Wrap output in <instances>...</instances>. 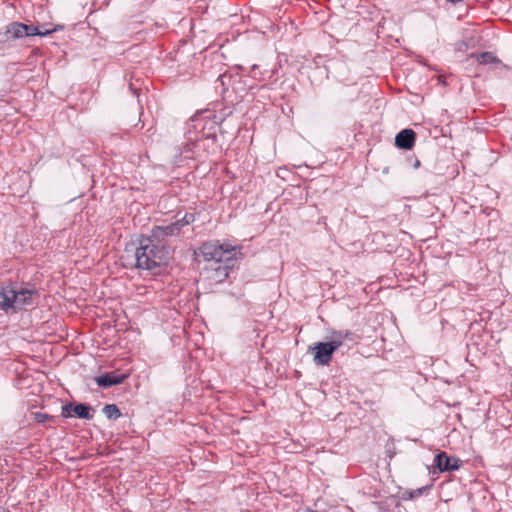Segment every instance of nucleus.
<instances>
[{"label": "nucleus", "mask_w": 512, "mask_h": 512, "mask_svg": "<svg viewBox=\"0 0 512 512\" xmlns=\"http://www.w3.org/2000/svg\"><path fill=\"white\" fill-rule=\"evenodd\" d=\"M177 229L178 223L157 226L150 237L142 238L135 251L136 267L153 270L166 265L169 260V251L160 243V240L164 236L174 235Z\"/></svg>", "instance_id": "1"}, {"label": "nucleus", "mask_w": 512, "mask_h": 512, "mask_svg": "<svg viewBox=\"0 0 512 512\" xmlns=\"http://www.w3.org/2000/svg\"><path fill=\"white\" fill-rule=\"evenodd\" d=\"M236 248L229 244L208 242L202 245L198 255L199 263L218 265L231 260L235 256Z\"/></svg>", "instance_id": "2"}, {"label": "nucleus", "mask_w": 512, "mask_h": 512, "mask_svg": "<svg viewBox=\"0 0 512 512\" xmlns=\"http://www.w3.org/2000/svg\"><path fill=\"white\" fill-rule=\"evenodd\" d=\"M347 335V333L336 332L331 336L329 342L310 346L309 350L313 353L314 361L319 365H327L331 361L333 352L342 346Z\"/></svg>", "instance_id": "3"}, {"label": "nucleus", "mask_w": 512, "mask_h": 512, "mask_svg": "<svg viewBox=\"0 0 512 512\" xmlns=\"http://www.w3.org/2000/svg\"><path fill=\"white\" fill-rule=\"evenodd\" d=\"M54 29L41 30L33 25H26L18 22H14L7 26L4 33H0V42L12 41L18 38L30 37V36H44L55 31Z\"/></svg>", "instance_id": "4"}, {"label": "nucleus", "mask_w": 512, "mask_h": 512, "mask_svg": "<svg viewBox=\"0 0 512 512\" xmlns=\"http://www.w3.org/2000/svg\"><path fill=\"white\" fill-rule=\"evenodd\" d=\"M33 293L29 290L15 291L10 287L0 286V308H22L30 303Z\"/></svg>", "instance_id": "5"}, {"label": "nucleus", "mask_w": 512, "mask_h": 512, "mask_svg": "<svg viewBox=\"0 0 512 512\" xmlns=\"http://www.w3.org/2000/svg\"><path fill=\"white\" fill-rule=\"evenodd\" d=\"M435 465L441 472L458 470L462 461L456 457H449L445 452H440L435 456Z\"/></svg>", "instance_id": "6"}, {"label": "nucleus", "mask_w": 512, "mask_h": 512, "mask_svg": "<svg viewBox=\"0 0 512 512\" xmlns=\"http://www.w3.org/2000/svg\"><path fill=\"white\" fill-rule=\"evenodd\" d=\"M204 276L206 279L212 280L216 283L224 281L228 277V267L223 264L203 266Z\"/></svg>", "instance_id": "7"}, {"label": "nucleus", "mask_w": 512, "mask_h": 512, "mask_svg": "<svg viewBox=\"0 0 512 512\" xmlns=\"http://www.w3.org/2000/svg\"><path fill=\"white\" fill-rule=\"evenodd\" d=\"M415 132L412 129H404L395 137V145L401 149L409 150L414 146Z\"/></svg>", "instance_id": "8"}, {"label": "nucleus", "mask_w": 512, "mask_h": 512, "mask_svg": "<svg viewBox=\"0 0 512 512\" xmlns=\"http://www.w3.org/2000/svg\"><path fill=\"white\" fill-rule=\"evenodd\" d=\"M89 410L90 408L84 404H78L75 406L67 405L62 408V415L64 417L77 416L79 418L89 419L91 417Z\"/></svg>", "instance_id": "9"}, {"label": "nucleus", "mask_w": 512, "mask_h": 512, "mask_svg": "<svg viewBox=\"0 0 512 512\" xmlns=\"http://www.w3.org/2000/svg\"><path fill=\"white\" fill-rule=\"evenodd\" d=\"M125 378V375L105 374L97 377L95 380L99 386L110 387L122 383Z\"/></svg>", "instance_id": "10"}, {"label": "nucleus", "mask_w": 512, "mask_h": 512, "mask_svg": "<svg viewBox=\"0 0 512 512\" xmlns=\"http://www.w3.org/2000/svg\"><path fill=\"white\" fill-rule=\"evenodd\" d=\"M470 57L476 58L481 65L500 64V60L491 52H483L478 55L471 54Z\"/></svg>", "instance_id": "11"}, {"label": "nucleus", "mask_w": 512, "mask_h": 512, "mask_svg": "<svg viewBox=\"0 0 512 512\" xmlns=\"http://www.w3.org/2000/svg\"><path fill=\"white\" fill-rule=\"evenodd\" d=\"M103 412H104L105 416L109 419H116L120 416V411L117 408V406L114 404L106 405L103 408Z\"/></svg>", "instance_id": "12"}, {"label": "nucleus", "mask_w": 512, "mask_h": 512, "mask_svg": "<svg viewBox=\"0 0 512 512\" xmlns=\"http://www.w3.org/2000/svg\"><path fill=\"white\" fill-rule=\"evenodd\" d=\"M194 221V215L193 214H185L184 217L181 220L176 221L175 223H178V229L175 230V233H177L182 226L188 225L191 222Z\"/></svg>", "instance_id": "13"}, {"label": "nucleus", "mask_w": 512, "mask_h": 512, "mask_svg": "<svg viewBox=\"0 0 512 512\" xmlns=\"http://www.w3.org/2000/svg\"><path fill=\"white\" fill-rule=\"evenodd\" d=\"M34 420L38 423H45L50 419V416L46 413L35 412L33 413Z\"/></svg>", "instance_id": "14"}]
</instances>
